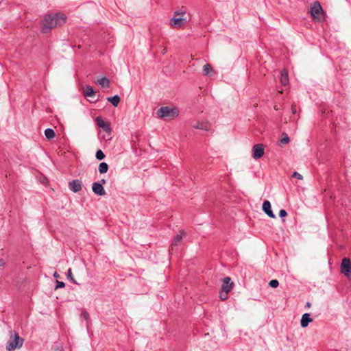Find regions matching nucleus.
Wrapping results in <instances>:
<instances>
[{
    "instance_id": "obj_1",
    "label": "nucleus",
    "mask_w": 351,
    "mask_h": 351,
    "mask_svg": "<svg viewBox=\"0 0 351 351\" xmlns=\"http://www.w3.org/2000/svg\"><path fill=\"white\" fill-rule=\"evenodd\" d=\"M66 20V16L64 14L56 13L54 14H47L43 22L42 32L47 34L51 29L62 25Z\"/></svg>"
},
{
    "instance_id": "obj_2",
    "label": "nucleus",
    "mask_w": 351,
    "mask_h": 351,
    "mask_svg": "<svg viewBox=\"0 0 351 351\" xmlns=\"http://www.w3.org/2000/svg\"><path fill=\"white\" fill-rule=\"evenodd\" d=\"M156 114L161 119H173L178 116L179 110L177 108L162 106L157 110Z\"/></svg>"
},
{
    "instance_id": "obj_3",
    "label": "nucleus",
    "mask_w": 351,
    "mask_h": 351,
    "mask_svg": "<svg viewBox=\"0 0 351 351\" xmlns=\"http://www.w3.org/2000/svg\"><path fill=\"white\" fill-rule=\"evenodd\" d=\"M23 339L21 338L19 335L14 333V337L11 336L10 340L6 345V349L9 351L14 350L16 348H19L23 346Z\"/></svg>"
},
{
    "instance_id": "obj_4",
    "label": "nucleus",
    "mask_w": 351,
    "mask_h": 351,
    "mask_svg": "<svg viewBox=\"0 0 351 351\" xmlns=\"http://www.w3.org/2000/svg\"><path fill=\"white\" fill-rule=\"evenodd\" d=\"M341 272L348 278H350L351 272V261L348 258H343L341 263Z\"/></svg>"
},
{
    "instance_id": "obj_5",
    "label": "nucleus",
    "mask_w": 351,
    "mask_h": 351,
    "mask_svg": "<svg viewBox=\"0 0 351 351\" xmlns=\"http://www.w3.org/2000/svg\"><path fill=\"white\" fill-rule=\"evenodd\" d=\"M252 156L254 159H259L264 155V147L262 144H256L252 149Z\"/></svg>"
},
{
    "instance_id": "obj_6",
    "label": "nucleus",
    "mask_w": 351,
    "mask_h": 351,
    "mask_svg": "<svg viewBox=\"0 0 351 351\" xmlns=\"http://www.w3.org/2000/svg\"><path fill=\"white\" fill-rule=\"evenodd\" d=\"M187 23V19L182 17L174 16L170 20V25L174 27H180Z\"/></svg>"
},
{
    "instance_id": "obj_7",
    "label": "nucleus",
    "mask_w": 351,
    "mask_h": 351,
    "mask_svg": "<svg viewBox=\"0 0 351 351\" xmlns=\"http://www.w3.org/2000/svg\"><path fill=\"white\" fill-rule=\"evenodd\" d=\"M69 189L73 193H78L82 189V182L80 180H74L69 182Z\"/></svg>"
},
{
    "instance_id": "obj_8",
    "label": "nucleus",
    "mask_w": 351,
    "mask_h": 351,
    "mask_svg": "<svg viewBox=\"0 0 351 351\" xmlns=\"http://www.w3.org/2000/svg\"><path fill=\"white\" fill-rule=\"evenodd\" d=\"M93 191L95 194L100 196L106 195V191L101 183L94 182L92 186Z\"/></svg>"
},
{
    "instance_id": "obj_9",
    "label": "nucleus",
    "mask_w": 351,
    "mask_h": 351,
    "mask_svg": "<svg viewBox=\"0 0 351 351\" xmlns=\"http://www.w3.org/2000/svg\"><path fill=\"white\" fill-rule=\"evenodd\" d=\"M323 12L322 8L321 7L319 2H314L313 6L311 8V13L312 16L314 18L317 17L321 12Z\"/></svg>"
},
{
    "instance_id": "obj_10",
    "label": "nucleus",
    "mask_w": 351,
    "mask_h": 351,
    "mask_svg": "<svg viewBox=\"0 0 351 351\" xmlns=\"http://www.w3.org/2000/svg\"><path fill=\"white\" fill-rule=\"evenodd\" d=\"M96 123L97 125L99 127L104 129V131L109 132H110V124L107 122H106L101 117H97L96 118Z\"/></svg>"
},
{
    "instance_id": "obj_11",
    "label": "nucleus",
    "mask_w": 351,
    "mask_h": 351,
    "mask_svg": "<svg viewBox=\"0 0 351 351\" xmlns=\"http://www.w3.org/2000/svg\"><path fill=\"white\" fill-rule=\"evenodd\" d=\"M233 282L231 281L230 277H226L223 278V285L221 286V290L226 292H230L232 289Z\"/></svg>"
},
{
    "instance_id": "obj_12",
    "label": "nucleus",
    "mask_w": 351,
    "mask_h": 351,
    "mask_svg": "<svg viewBox=\"0 0 351 351\" xmlns=\"http://www.w3.org/2000/svg\"><path fill=\"white\" fill-rule=\"evenodd\" d=\"M263 210L271 218H275L276 216L271 209V204L268 200L264 201L263 204Z\"/></svg>"
},
{
    "instance_id": "obj_13",
    "label": "nucleus",
    "mask_w": 351,
    "mask_h": 351,
    "mask_svg": "<svg viewBox=\"0 0 351 351\" xmlns=\"http://www.w3.org/2000/svg\"><path fill=\"white\" fill-rule=\"evenodd\" d=\"M192 127L195 129H199L204 131H209L210 128L208 122H199L197 121L192 124Z\"/></svg>"
},
{
    "instance_id": "obj_14",
    "label": "nucleus",
    "mask_w": 351,
    "mask_h": 351,
    "mask_svg": "<svg viewBox=\"0 0 351 351\" xmlns=\"http://www.w3.org/2000/svg\"><path fill=\"white\" fill-rule=\"evenodd\" d=\"M312 322V319L310 317L309 313L303 314L302 319L300 320V324L302 328L306 327L310 322Z\"/></svg>"
},
{
    "instance_id": "obj_15",
    "label": "nucleus",
    "mask_w": 351,
    "mask_h": 351,
    "mask_svg": "<svg viewBox=\"0 0 351 351\" xmlns=\"http://www.w3.org/2000/svg\"><path fill=\"white\" fill-rule=\"evenodd\" d=\"M280 82L283 86L289 84L288 73L286 70H282L280 73Z\"/></svg>"
},
{
    "instance_id": "obj_16",
    "label": "nucleus",
    "mask_w": 351,
    "mask_h": 351,
    "mask_svg": "<svg viewBox=\"0 0 351 351\" xmlns=\"http://www.w3.org/2000/svg\"><path fill=\"white\" fill-rule=\"evenodd\" d=\"M83 93L85 97H92L95 95V91L92 86H86L84 90Z\"/></svg>"
},
{
    "instance_id": "obj_17",
    "label": "nucleus",
    "mask_w": 351,
    "mask_h": 351,
    "mask_svg": "<svg viewBox=\"0 0 351 351\" xmlns=\"http://www.w3.org/2000/svg\"><path fill=\"white\" fill-rule=\"evenodd\" d=\"M107 99L115 107H117L120 102V97L117 95L113 97H108Z\"/></svg>"
},
{
    "instance_id": "obj_18",
    "label": "nucleus",
    "mask_w": 351,
    "mask_h": 351,
    "mask_svg": "<svg viewBox=\"0 0 351 351\" xmlns=\"http://www.w3.org/2000/svg\"><path fill=\"white\" fill-rule=\"evenodd\" d=\"M109 166L106 162H101L99 165L98 171L101 174L106 173L108 170Z\"/></svg>"
},
{
    "instance_id": "obj_19",
    "label": "nucleus",
    "mask_w": 351,
    "mask_h": 351,
    "mask_svg": "<svg viewBox=\"0 0 351 351\" xmlns=\"http://www.w3.org/2000/svg\"><path fill=\"white\" fill-rule=\"evenodd\" d=\"M97 84L102 87H109L110 86V81L106 77H101L97 80Z\"/></svg>"
},
{
    "instance_id": "obj_20",
    "label": "nucleus",
    "mask_w": 351,
    "mask_h": 351,
    "mask_svg": "<svg viewBox=\"0 0 351 351\" xmlns=\"http://www.w3.org/2000/svg\"><path fill=\"white\" fill-rule=\"evenodd\" d=\"M45 135L47 139L50 140L55 137L56 134L53 129L47 128L45 130Z\"/></svg>"
},
{
    "instance_id": "obj_21",
    "label": "nucleus",
    "mask_w": 351,
    "mask_h": 351,
    "mask_svg": "<svg viewBox=\"0 0 351 351\" xmlns=\"http://www.w3.org/2000/svg\"><path fill=\"white\" fill-rule=\"evenodd\" d=\"M184 234V232L180 231V234H177L173 241L172 245L176 246L178 245V243L182 241V235Z\"/></svg>"
},
{
    "instance_id": "obj_22",
    "label": "nucleus",
    "mask_w": 351,
    "mask_h": 351,
    "mask_svg": "<svg viewBox=\"0 0 351 351\" xmlns=\"http://www.w3.org/2000/svg\"><path fill=\"white\" fill-rule=\"evenodd\" d=\"M212 71V66L209 64H206L203 66V73L205 75H208L210 72Z\"/></svg>"
},
{
    "instance_id": "obj_23",
    "label": "nucleus",
    "mask_w": 351,
    "mask_h": 351,
    "mask_svg": "<svg viewBox=\"0 0 351 351\" xmlns=\"http://www.w3.org/2000/svg\"><path fill=\"white\" fill-rule=\"evenodd\" d=\"M66 276H67V278L71 281L74 284H77V282L75 281V280L73 278V274H72V270L71 268H69L67 271V273H66Z\"/></svg>"
},
{
    "instance_id": "obj_24",
    "label": "nucleus",
    "mask_w": 351,
    "mask_h": 351,
    "mask_svg": "<svg viewBox=\"0 0 351 351\" xmlns=\"http://www.w3.org/2000/svg\"><path fill=\"white\" fill-rule=\"evenodd\" d=\"M95 157L98 160H101L104 159L105 154L101 149H99L96 152Z\"/></svg>"
},
{
    "instance_id": "obj_25",
    "label": "nucleus",
    "mask_w": 351,
    "mask_h": 351,
    "mask_svg": "<svg viewBox=\"0 0 351 351\" xmlns=\"http://www.w3.org/2000/svg\"><path fill=\"white\" fill-rule=\"evenodd\" d=\"M290 139L288 135L286 133H283L282 135V138L280 139V142L282 144H287L289 142Z\"/></svg>"
},
{
    "instance_id": "obj_26",
    "label": "nucleus",
    "mask_w": 351,
    "mask_h": 351,
    "mask_svg": "<svg viewBox=\"0 0 351 351\" xmlns=\"http://www.w3.org/2000/svg\"><path fill=\"white\" fill-rule=\"evenodd\" d=\"M229 292L224 291L223 290L221 289V291L219 293V298L221 300H225L228 298V295Z\"/></svg>"
},
{
    "instance_id": "obj_27",
    "label": "nucleus",
    "mask_w": 351,
    "mask_h": 351,
    "mask_svg": "<svg viewBox=\"0 0 351 351\" xmlns=\"http://www.w3.org/2000/svg\"><path fill=\"white\" fill-rule=\"evenodd\" d=\"M269 285L272 288H276L279 285V282L276 279L271 280L269 282Z\"/></svg>"
},
{
    "instance_id": "obj_28",
    "label": "nucleus",
    "mask_w": 351,
    "mask_h": 351,
    "mask_svg": "<svg viewBox=\"0 0 351 351\" xmlns=\"http://www.w3.org/2000/svg\"><path fill=\"white\" fill-rule=\"evenodd\" d=\"M64 286H65V284L63 282L57 281L55 289H58L59 288H63V287H64Z\"/></svg>"
},
{
    "instance_id": "obj_29",
    "label": "nucleus",
    "mask_w": 351,
    "mask_h": 351,
    "mask_svg": "<svg viewBox=\"0 0 351 351\" xmlns=\"http://www.w3.org/2000/svg\"><path fill=\"white\" fill-rule=\"evenodd\" d=\"M287 215V213L285 210L281 209L279 212V216L280 217L282 218L284 217H286Z\"/></svg>"
},
{
    "instance_id": "obj_30",
    "label": "nucleus",
    "mask_w": 351,
    "mask_h": 351,
    "mask_svg": "<svg viewBox=\"0 0 351 351\" xmlns=\"http://www.w3.org/2000/svg\"><path fill=\"white\" fill-rule=\"evenodd\" d=\"M185 14V10L176 11L174 12V16L178 17V16H182Z\"/></svg>"
},
{
    "instance_id": "obj_31",
    "label": "nucleus",
    "mask_w": 351,
    "mask_h": 351,
    "mask_svg": "<svg viewBox=\"0 0 351 351\" xmlns=\"http://www.w3.org/2000/svg\"><path fill=\"white\" fill-rule=\"evenodd\" d=\"M6 264L5 261L3 258H0V269H3Z\"/></svg>"
},
{
    "instance_id": "obj_32",
    "label": "nucleus",
    "mask_w": 351,
    "mask_h": 351,
    "mask_svg": "<svg viewBox=\"0 0 351 351\" xmlns=\"http://www.w3.org/2000/svg\"><path fill=\"white\" fill-rule=\"evenodd\" d=\"M81 316L86 320H88L89 318V314L86 311L82 312Z\"/></svg>"
},
{
    "instance_id": "obj_33",
    "label": "nucleus",
    "mask_w": 351,
    "mask_h": 351,
    "mask_svg": "<svg viewBox=\"0 0 351 351\" xmlns=\"http://www.w3.org/2000/svg\"><path fill=\"white\" fill-rule=\"evenodd\" d=\"M292 176L294 177V178H297L299 180H302V176L301 174H300L299 173L296 172V171H295L293 173Z\"/></svg>"
},
{
    "instance_id": "obj_34",
    "label": "nucleus",
    "mask_w": 351,
    "mask_h": 351,
    "mask_svg": "<svg viewBox=\"0 0 351 351\" xmlns=\"http://www.w3.org/2000/svg\"><path fill=\"white\" fill-rule=\"evenodd\" d=\"M98 183H101V185L103 186V184H104L106 183V180L101 179Z\"/></svg>"
},
{
    "instance_id": "obj_35",
    "label": "nucleus",
    "mask_w": 351,
    "mask_h": 351,
    "mask_svg": "<svg viewBox=\"0 0 351 351\" xmlns=\"http://www.w3.org/2000/svg\"><path fill=\"white\" fill-rule=\"evenodd\" d=\"M311 306V302H306V308H310Z\"/></svg>"
},
{
    "instance_id": "obj_36",
    "label": "nucleus",
    "mask_w": 351,
    "mask_h": 351,
    "mask_svg": "<svg viewBox=\"0 0 351 351\" xmlns=\"http://www.w3.org/2000/svg\"><path fill=\"white\" fill-rule=\"evenodd\" d=\"M53 276H54L55 278H59V277H60L59 274H58V273H57V272H55V273H54Z\"/></svg>"
},
{
    "instance_id": "obj_37",
    "label": "nucleus",
    "mask_w": 351,
    "mask_h": 351,
    "mask_svg": "<svg viewBox=\"0 0 351 351\" xmlns=\"http://www.w3.org/2000/svg\"><path fill=\"white\" fill-rule=\"evenodd\" d=\"M295 112H296L295 108L294 107H292V112L295 113Z\"/></svg>"
}]
</instances>
